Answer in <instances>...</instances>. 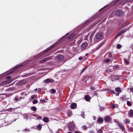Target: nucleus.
<instances>
[{
	"label": "nucleus",
	"mask_w": 133,
	"mask_h": 133,
	"mask_svg": "<svg viewBox=\"0 0 133 133\" xmlns=\"http://www.w3.org/2000/svg\"><path fill=\"white\" fill-rule=\"evenodd\" d=\"M5 80L2 83H10L13 81L12 79H11V77L10 76L7 77Z\"/></svg>",
	"instance_id": "nucleus-1"
},
{
	"label": "nucleus",
	"mask_w": 133,
	"mask_h": 133,
	"mask_svg": "<svg viewBox=\"0 0 133 133\" xmlns=\"http://www.w3.org/2000/svg\"><path fill=\"white\" fill-rule=\"evenodd\" d=\"M127 29H123L122 30L120 31L115 36L116 38H117L118 36H120L123 33L125 32Z\"/></svg>",
	"instance_id": "nucleus-2"
},
{
	"label": "nucleus",
	"mask_w": 133,
	"mask_h": 133,
	"mask_svg": "<svg viewBox=\"0 0 133 133\" xmlns=\"http://www.w3.org/2000/svg\"><path fill=\"white\" fill-rule=\"evenodd\" d=\"M127 29H123L122 30L120 31L115 36L116 38H117L118 36H120L123 33L125 32Z\"/></svg>",
	"instance_id": "nucleus-3"
},
{
	"label": "nucleus",
	"mask_w": 133,
	"mask_h": 133,
	"mask_svg": "<svg viewBox=\"0 0 133 133\" xmlns=\"http://www.w3.org/2000/svg\"><path fill=\"white\" fill-rule=\"evenodd\" d=\"M44 82L45 83L55 82L54 80L52 78H48L45 80Z\"/></svg>",
	"instance_id": "nucleus-4"
},
{
	"label": "nucleus",
	"mask_w": 133,
	"mask_h": 133,
	"mask_svg": "<svg viewBox=\"0 0 133 133\" xmlns=\"http://www.w3.org/2000/svg\"><path fill=\"white\" fill-rule=\"evenodd\" d=\"M103 36V34L102 32H99L97 34L96 36V38L97 39L101 38Z\"/></svg>",
	"instance_id": "nucleus-5"
},
{
	"label": "nucleus",
	"mask_w": 133,
	"mask_h": 133,
	"mask_svg": "<svg viewBox=\"0 0 133 133\" xmlns=\"http://www.w3.org/2000/svg\"><path fill=\"white\" fill-rule=\"evenodd\" d=\"M51 59V57H48L41 60L40 61V62L41 63H43L46 62L48 61Z\"/></svg>",
	"instance_id": "nucleus-6"
},
{
	"label": "nucleus",
	"mask_w": 133,
	"mask_h": 133,
	"mask_svg": "<svg viewBox=\"0 0 133 133\" xmlns=\"http://www.w3.org/2000/svg\"><path fill=\"white\" fill-rule=\"evenodd\" d=\"M57 59L60 61H62L64 58V57L63 55H59L56 57Z\"/></svg>",
	"instance_id": "nucleus-7"
},
{
	"label": "nucleus",
	"mask_w": 133,
	"mask_h": 133,
	"mask_svg": "<svg viewBox=\"0 0 133 133\" xmlns=\"http://www.w3.org/2000/svg\"><path fill=\"white\" fill-rule=\"evenodd\" d=\"M55 46V45H52L51 46L49 47V48L47 49L44 51L43 52V53L44 54L45 53H46V52H48L49 50L51 49L52 48H54Z\"/></svg>",
	"instance_id": "nucleus-8"
},
{
	"label": "nucleus",
	"mask_w": 133,
	"mask_h": 133,
	"mask_svg": "<svg viewBox=\"0 0 133 133\" xmlns=\"http://www.w3.org/2000/svg\"><path fill=\"white\" fill-rule=\"evenodd\" d=\"M115 14L117 16H121L122 14V11L120 10L116 11L115 12Z\"/></svg>",
	"instance_id": "nucleus-9"
},
{
	"label": "nucleus",
	"mask_w": 133,
	"mask_h": 133,
	"mask_svg": "<svg viewBox=\"0 0 133 133\" xmlns=\"http://www.w3.org/2000/svg\"><path fill=\"white\" fill-rule=\"evenodd\" d=\"M87 43L85 42L83 43L81 46V48L82 50H83L85 49L87 47Z\"/></svg>",
	"instance_id": "nucleus-10"
},
{
	"label": "nucleus",
	"mask_w": 133,
	"mask_h": 133,
	"mask_svg": "<svg viewBox=\"0 0 133 133\" xmlns=\"http://www.w3.org/2000/svg\"><path fill=\"white\" fill-rule=\"evenodd\" d=\"M70 108L72 109H75L77 108V104L75 103H73L71 104Z\"/></svg>",
	"instance_id": "nucleus-11"
},
{
	"label": "nucleus",
	"mask_w": 133,
	"mask_h": 133,
	"mask_svg": "<svg viewBox=\"0 0 133 133\" xmlns=\"http://www.w3.org/2000/svg\"><path fill=\"white\" fill-rule=\"evenodd\" d=\"M74 126L72 124H71L69 125L68 128L70 131H72L74 129Z\"/></svg>",
	"instance_id": "nucleus-12"
},
{
	"label": "nucleus",
	"mask_w": 133,
	"mask_h": 133,
	"mask_svg": "<svg viewBox=\"0 0 133 133\" xmlns=\"http://www.w3.org/2000/svg\"><path fill=\"white\" fill-rule=\"evenodd\" d=\"M85 99L87 101H89L91 99V97L89 95H87L84 97Z\"/></svg>",
	"instance_id": "nucleus-13"
},
{
	"label": "nucleus",
	"mask_w": 133,
	"mask_h": 133,
	"mask_svg": "<svg viewBox=\"0 0 133 133\" xmlns=\"http://www.w3.org/2000/svg\"><path fill=\"white\" fill-rule=\"evenodd\" d=\"M117 124L118 125L119 127L122 130H123L125 129L124 127L121 123H118Z\"/></svg>",
	"instance_id": "nucleus-14"
},
{
	"label": "nucleus",
	"mask_w": 133,
	"mask_h": 133,
	"mask_svg": "<svg viewBox=\"0 0 133 133\" xmlns=\"http://www.w3.org/2000/svg\"><path fill=\"white\" fill-rule=\"evenodd\" d=\"M43 121L47 123L49 121V119L47 117H44L43 118Z\"/></svg>",
	"instance_id": "nucleus-15"
},
{
	"label": "nucleus",
	"mask_w": 133,
	"mask_h": 133,
	"mask_svg": "<svg viewBox=\"0 0 133 133\" xmlns=\"http://www.w3.org/2000/svg\"><path fill=\"white\" fill-rule=\"evenodd\" d=\"M42 124H39L37 126V129L38 130H41L42 128Z\"/></svg>",
	"instance_id": "nucleus-16"
},
{
	"label": "nucleus",
	"mask_w": 133,
	"mask_h": 133,
	"mask_svg": "<svg viewBox=\"0 0 133 133\" xmlns=\"http://www.w3.org/2000/svg\"><path fill=\"white\" fill-rule=\"evenodd\" d=\"M110 118V117L109 116H107L105 117L104 120L106 122H108L109 121Z\"/></svg>",
	"instance_id": "nucleus-17"
},
{
	"label": "nucleus",
	"mask_w": 133,
	"mask_h": 133,
	"mask_svg": "<svg viewBox=\"0 0 133 133\" xmlns=\"http://www.w3.org/2000/svg\"><path fill=\"white\" fill-rule=\"evenodd\" d=\"M103 119L101 118H99L97 120V122H101V123L103 122Z\"/></svg>",
	"instance_id": "nucleus-18"
},
{
	"label": "nucleus",
	"mask_w": 133,
	"mask_h": 133,
	"mask_svg": "<svg viewBox=\"0 0 133 133\" xmlns=\"http://www.w3.org/2000/svg\"><path fill=\"white\" fill-rule=\"evenodd\" d=\"M75 36V35L74 34H72V35L68 37V38L69 39H71L73 38Z\"/></svg>",
	"instance_id": "nucleus-19"
},
{
	"label": "nucleus",
	"mask_w": 133,
	"mask_h": 133,
	"mask_svg": "<svg viewBox=\"0 0 133 133\" xmlns=\"http://www.w3.org/2000/svg\"><path fill=\"white\" fill-rule=\"evenodd\" d=\"M37 108L35 106H32L31 108V109L32 110L34 111H35L37 110Z\"/></svg>",
	"instance_id": "nucleus-20"
},
{
	"label": "nucleus",
	"mask_w": 133,
	"mask_h": 133,
	"mask_svg": "<svg viewBox=\"0 0 133 133\" xmlns=\"http://www.w3.org/2000/svg\"><path fill=\"white\" fill-rule=\"evenodd\" d=\"M15 109V108H10L9 109H7V111H14Z\"/></svg>",
	"instance_id": "nucleus-21"
},
{
	"label": "nucleus",
	"mask_w": 133,
	"mask_h": 133,
	"mask_svg": "<svg viewBox=\"0 0 133 133\" xmlns=\"http://www.w3.org/2000/svg\"><path fill=\"white\" fill-rule=\"evenodd\" d=\"M104 43L105 42H103L101 43L97 48V49H99L104 44Z\"/></svg>",
	"instance_id": "nucleus-22"
},
{
	"label": "nucleus",
	"mask_w": 133,
	"mask_h": 133,
	"mask_svg": "<svg viewBox=\"0 0 133 133\" xmlns=\"http://www.w3.org/2000/svg\"><path fill=\"white\" fill-rule=\"evenodd\" d=\"M115 91L118 92H121V90L119 88H116Z\"/></svg>",
	"instance_id": "nucleus-23"
},
{
	"label": "nucleus",
	"mask_w": 133,
	"mask_h": 133,
	"mask_svg": "<svg viewBox=\"0 0 133 133\" xmlns=\"http://www.w3.org/2000/svg\"><path fill=\"white\" fill-rule=\"evenodd\" d=\"M52 94H54L56 93V91L54 89H52L50 92Z\"/></svg>",
	"instance_id": "nucleus-24"
},
{
	"label": "nucleus",
	"mask_w": 133,
	"mask_h": 133,
	"mask_svg": "<svg viewBox=\"0 0 133 133\" xmlns=\"http://www.w3.org/2000/svg\"><path fill=\"white\" fill-rule=\"evenodd\" d=\"M89 77L87 76L83 79V80L85 82H86V81L89 79Z\"/></svg>",
	"instance_id": "nucleus-25"
},
{
	"label": "nucleus",
	"mask_w": 133,
	"mask_h": 133,
	"mask_svg": "<svg viewBox=\"0 0 133 133\" xmlns=\"http://www.w3.org/2000/svg\"><path fill=\"white\" fill-rule=\"evenodd\" d=\"M129 113L130 115L132 116H133V110H130L129 111Z\"/></svg>",
	"instance_id": "nucleus-26"
},
{
	"label": "nucleus",
	"mask_w": 133,
	"mask_h": 133,
	"mask_svg": "<svg viewBox=\"0 0 133 133\" xmlns=\"http://www.w3.org/2000/svg\"><path fill=\"white\" fill-rule=\"evenodd\" d=\"M111 107L112 108H116L118 107V106L116 104H113L111 105Z\"/></svg>",
	"instance_id": "nucleus-27"
},
{
	"label": "nucleus",
	"mask_w": 133,
	"mask_h": 133,
	"mask_svg": "<svg viewBox=\"0 0 133 133\" xmlns=\"http://www.w3.org/2000/svg\"><path fill=\"white\" fill-rule=\"evenodd\" d=\"M88 66H87L86 67H85L82 70L81 72V74H82L83 72H84V71H85V70H86V69L87 68Z\"/></svg>",
	"instance_id": "nucleus-28"
},
{
	"label": "nucleus",
	"mask_w": 133,
	"mask_h": 133,
	"mask_svg": "<svg viewBox=\"0 0 133 133\" xmlns=\"http://www.w3.org/2000/svg\"><path fill=\"white\" fill-rule=\"evenodd\" d=\"M127 105L129 106H130L131 105V102L130 101H128L127 102Z\"/></svg>",
	"instance_id": "nucleus-29"
},
{
	"label": "nucleus",
	"mask_w": 133,
	"mask_h": 133,
	"mask_svg": "<svg viewBox=\"0 0 133 133\" xmlns=\"http://www.w3.org/2000/svg\"><path fill=\"white\" fill-rule=\"evenodd\" d=\"M107 54H108V57H109V58H111V57L112 55V54L111 53H110V52L108 53Z\"/></svg>",
	"instance_id": "nucleus-30"
},
{
	"label": "nucleus",
	"mask_w": 133,
	"mask_h": 133,
	"mask_svg": "<svg viewBox=\"0 0 133 133\" xmlns=\"http://www.w3.org/2000/svg\"><path fill=\"white\" fill-rule=\"evenodd\" d=\"M38 102V101L37 100H34L32 101L33 104H35Z\"/></svg>",
	"instance_id": "nucleus-31"
},
{
	"label": "nucleus",
	"mask_w": 133,
	"mask_h": 133,
	"mask_svg": "<svg viewBox=\"0 0 133 133\" xmlns=\"http://www.w3.org/2000/svg\"><path fill=\"white\" fill-rule=\"evenodd\" d=\"M110 60V59H106L104 60V62L106 63H108L109 62Z\"/></svg>",
	"instance_id": "nucleus-32"
},
{
	"label": "nucleus",
	"mask_w": 133,
	"mask_h": 133,
	"mask_svg": "<svg viewBox=\"0 0 133 133\" xmlns=\"http://www.w3.org/2000/svg\"><path fill=\"white\" fill-rule=\"evenodd\" d=\"M121 45L119 44H118L117 45V49H119L121 48Z\"/></svg>",
	"instance_id": "nucleus-33"
},
{
	"label": "nucleus",
	"mask_w": 133,
	"mask_h": 133,
	"mask_svg": "<svg viewBox=\"0 0 133 133\" xmlns=\"http://www.w3.org/2000/svg\"><path fill=\"white\" fill-rule=\"evenodd\" d=\"M4 76V74H3L0 75V79L3 78Z\"/></svg>",
	"instance_id": "nucleus-34"
},
{
	"label": "nucleus",
	"mask_w": 133,
	"mask_h": 133,
	"mask_svg": "<svg viewBox=\"0 0 133 133\" xmlns=\"http://www.w3.org/2000/svg\"><path fill=\"white\" fill-rule=\"evenodd\" d=\"M24 130L25 131L29 132H30V129H24Z\"/></svg>",
	"instance_id": "nucleus-35"
},
{
	"label": "nucleus",
	"mask_w": 133,
	"mask_h": 133,
	"mask_svg": "<svg viewBox=\"0 0 133 133\" xmlns=\"http://www.w3.org/2000/svg\"><path fill=\"white\" fill-rule=\"evenodd\" d=\"M82 128H83V129L85 130H86L87 128L85 125L83 126Z\"/></svg>",
	"instance_id": "nucleus-36"
},
{
	"label": "nucleus",
	"mask_w": 133,
	"mask_h": 133,
	"mask_svg": "<svg viewBox=\"0 0 133 133\" xmlns=\"http://www.w3.org/2000/svg\"><path fill=\"white\" fill-rule=\"evenodd\" d=\"M72 114V113L71 112H69L68 113V115L69 117H70Z\"/></svg>",
	"instance_id": "nucleus-37"
},
{
	"label": "nucleus",
	"mask_w": 133,
	"mask_h": 133,
	"mask_svg": "<svg viewBox=\"0 0 133 133\" xmlns=\"http://www.w3.org/2000/svg\"><path fill=\"white\" fill-rule=\"evenodd\" d=\"M24 118L25 119H28L29 118V116L28 115H26L25 116Z\"/></svg>",
	"instance_id": "nucleus-38"
},
{
	"label": "nucleus",
	"mask_w": 133,
	"mask_h": 133,
	"mask_svg": "<svg viewBox=\"0 0 133 133\" xmlns=\"http://www.w3.org/2000/svg\"><path fill=\"white\" fill-rule=\"evenodd\" d=\"M35 97V96L34 95H32L31 97V99L32 100L34 99Z\"/></svg>",
	"instance_id": "nucleus-39"
},
{
	"label": "nucleus",
	"mask_w": 133,
	"mask_h": 133,
	"mask_svg": "<svg viewBox=\"0 0 133 133\" xmlns=\"http://www.w3.org/2000/svg\"><path fill=\"white\" fill-rule=\"evenodd\" d=\"M40 101L42 103H45V101L44 99H40Z\"/></svg>",
	"instance_id": "nucleus-40"
},
{
	"label": "nucleus",
	"mask_w": 133,
	"mask_h": 133,
	"mask_svg": "<svg viewBox=\"0 0 133 133\" xmlns=\"http://www.w3.org/2000/svg\"><path fill=\"white\" fill-rule=\"evenodd\" d=\"M130 121L128 119H127L126 120V123H128Z\"/></svg>",
	"instance_id": "nucleus-41"
},
{
	"label": "nucleus",
	"mask_w": 133,
	"mask_h": 133,
	"mask_svg": "<svg viewBox=\"0 0 133 133\" xmlns=\"http://www.w3.org/2000/svg\"><path fill=\"white\" fill-rule=\"evenodd\" d=\"M98 132H99V133H102V130L101 129H99V130H98Z\"/></svg>",
	"instance_id": "nucleus-42"
},
{
	"label": "nucleus",
	"mask_w": 133,
	"mask_h": 133,
	"mask_svg": "<svg viewBox=\"0 0 133 133\" xmlns=\"http://www.w3.org/2000/svg\"><path fill=\"white\" fill-rule=\"evenodd\" d=\"M37 118L38 119H42V117L41 116H38L37 117Z\"/></svg>",
	"instance_id": "nucleus-43"
},
{
	"label": "nucleus",
	"mask_w": 133,
	"mask_h": 133,
	"mask_svg": "<svg viewBox=\"0 0 133 133\" xmlns=\"http://www.w3.org/2000/svg\"><path fill=\"white\" fill-rule=\"evenodd\" d=\"M14 100L16 101H17L18 100V99L17 98H15L14 99Z\"/></svg>",
	"instance_id": "nucleus-44"
},
{
	"label": "nucleus",
	"mask_w": 133,
	"mask_h": 133,
	"mask_svg": "<svg viewBox=\"0 0 133 133\" xmlns=\"http://www.w3.org/2000/svg\"><path fill=\"white\" fill-rule=\"evenodd\" d=\"M12 72H10L9 73H6V74L7 75H8L10 74Z\"/></svg>",
	"instance_id": "nucleus-45"
},
{
	"label": "nucleus",
	"mask_w": 133,
	"mask_h": 133,
	"mask_svg": "<svg viewBox=\"0 0 133 133\" xmlns=\"http://www.w3.org/2000/svg\"><path fill=\"white\" fill-rule=\"evenodd\" d=\"M130 90L132 92H133V88H131L130 89Z\"/></svg>",
	"instance_id": "nucleus-46"
},
{
	"label": "nucleus",
	"mask_w": 133,
	"mask_h": 133,
	"mask_svg": "<svg viewBox=\"0 0 133 133\" xmlns=\"http://www.w3.org/2000/svg\"><path fill=\"white\" fill-rule=\"evenodd\" d=\"M114 76L115 77V78H116V79H118V76Z\"/></svg>",
	"instance_id": "nucleus-47"
},
{
	"label": "nucleus",
	"mask_w": 133,
	"mask_h": 133,
	"mask_svg": "<svg viewBox=\"0 0 133 133\" xmlns=\"http://www.w3.org/2000/svg\"><path fill=\"white\" fill-rule=\"evenodd\" d=\"M84 112H82L81 114V115L83 116H83H84Z\"/></svg>",
	"instance_id": "nucleus-48"
},
{
	"label": "nucleus",
	"mask_w": 133,
	"mask_h": 133,
	"mask_svg": "<svg viewBox=\"0 0 133 133\" xmlns=\"http://www.w3.org/2000/svg\"><path fill=\"white\" fill-rule=\"evenodd\" d=\"M21 66V65H19L17 66L16 67V68H19V67H20Z\"/></svg>",
	"instance_id": "nucleus-49"
},
{
	"label": "nucleus",
	"mask_w": 133,
	"mask_h": 133,
	"mask_svg": "<svg viewBox=\"0 0 133 133\" xmlns=\"http://www.w3.org/2000/svg\"><path fill=\"white\" fill-rule=\"evenodd\" d=\"M111 92L112 93H113L114 94H116V93L114 91H112Z\"/></svg>",
	"instance_id": "nucleus-50"
},
{
	"label": "nucleus",
	"mask_w": 133,
	"mask_h": 133,
	"mask_svg": "<svg viewBox=\"0 0 133 133\" xmlns=\"http://www.w3.org/2000/svg\"><path fill=\"white\" fill-rule=\"evenodd\" d=\"M75 133H79V132L78 131H75Z\"/></svg>",
	"instance_id": "nucleus-51"
},
{
	"label": "nucleus",
	"mask_w": 133,
	"mask_h": 133,
	"mask_svg": "<svg viewBox=\"0 0 133 133\" xmlns=\"http://www.w3.org/2000/svg\"><path fill=\"white\" fill-rule=\"evenodd\" d=\"M115 94H116L117 96H118L119 94V93H116Z\"/></svg>",
	"instance_id": "nucleus-52"
},
{
	"label": "nucleus",
	"mask_w": 133,
	"mask_h": 133,
	"mask_svg": "<svg viewBox=\"0 0 133 133\" xmlns=\"http://www.w3.org/2000/svg\"><path fill=\"white\" fill-rule=\"evenodd\" d=\"M82 57H80L79 58V60H82Z\"/></svg>",
	"instance_id": "nucleus-53"
},
{
	"label": "nucleus",
	"mask_w": 133,
	"mask_h": 133,
	"mask_svg": "<svg viewBox=\"0 0 133 133\" xmlns=\"http://www.w3.org/2000/svg\"><path fill=\"white\" fill-rule=\"evenodd\" d=\"M93 119L94 120L96 119V117L95 116H93Z\"/></svg>",
	"instance_id": "nucleus-54"
},
{
	"label": "nucleus",
	"mask_w": 133,
	"mask_h": 133,
	"mask_svg": "<svg viewBox=\"0 0 133 133\" xmlns=\"http://www.w3.org/2000/svg\"><path fill=\"white\" fill-rule=\"evenodd\" d=\"M115 67L116 68H118V65H116L115 66Z\"/></svg>",
	"instance_id": "nucleus-55"
},
{
	"label": "nucleus",
	"mask_w": 133,
	"mask_h": 133,
	"mask_svg": "<svg viewBox=\"0 0 133 133\" xmlns=\"http://www.w3.org/2000/svg\"><path fill=\"white\" fill-rule=\"evenodd\" d=\"M125 62L127 64H129V62L128 61H125Z\"/></svg>",
	"instance_id": "nucleus-56"
},
{
	"label": "nucleus",
	"mask_w": 133,
	"mask_h": 133,
	"mask_svg": "<svg viewBox=\"0 0 133 133\" xmlns=\"http://www.w3.org/2000/svg\"><path fill=\"white\" fill-rule=\"evenodd\" d=\"M24 93L23 92H22L21 93V95H23Z\"/></svg>",
	"instance_id": "nucleus-57"
},
{
	"label": "nucleus",
	"mask_w": 133,
	"mask_h": 133,
	"mask_svg": "<svg viewBox=\"0 0 133 133\" xmlns=\"http://www.w3.org/2000/svg\"><path fill=\"white\" fill-rule=\"evenodd\" d=\"M92 90H95V89L94 88H92Z\"/></svg>",
	"instance_id": "nucleus-58"
},
{
	"label": "nucleus",
	"mask_w": 133,
	"mask_h": 133,
	"mask_svg": "<svg viewBox=\"0 0 133 133\" xmlns=\"http://www.w3.org/2000/svg\"><path fill=\"white\" fill-rule=\"evenodd\" d=\"M38 89L39 91H40L41 90V89L40 88H39Z\"/></svg>",
	"instance_id": "nucleus-59"
},
{
	"label": "nucleus",
	"mask_w": 133,
	"mask_h": 133,
	"mask_svg": "<svg viewBox=\"0 0 133 133\" xmlns=\"http://www.w3.org/2000/svg\"><path fill=\"white\" fill-rule=\"evenodd\" d=\"M90 38L91 37V34L90 35Z\"/></svg>",
	"instance_id": "nucleus-60"
},
{
	"label": "nucleus",
	"mask_w": 133,
	"mask_h": 133,
	"mask_svg": "<svg viewBox=\"0 0 133 133\" xmlns=\"http://www.w3.org/2000/svg\"><path fill=\"white\" fill-rule=\"evenodd\" d=\"M68 133H72L71 132H68Z\"/></svg>",
	"instance_id": "nucleus-61"
},
{
	"label": "nucleus",
	"mask_w": 133,
	"mask_h": 133,
	"mask_svg": "<svg viewBox=\"0 0 133 133\" xmlns=\"http://www.w3.org/2000/svg\"><path fill=\"white\" fill-rule=\"evenodd\" d=\"M19 99H22V97H21L20 98H19Z\"/></svg>",
	"instance_id": "nucleus-62"
},
{
	"label": "nucleus",
	"mask_w": 133,
	"mask_h": 133,
	"mask_svg": "<svg viewBox=\"0 0 133 133\" xmlns=\"http://www.w3.org/2000/svg\"><path fill=\"white\" fill-rule=\"evenodd\" d=\"M94 17V16H93V17H92V19H94V18H93V17Z\"/></svg>",
	"instance_id": "nucleus-63"
},
{
	"label": "nucleus",
	"mask_w": 133,
	"mask_h": 133,
	"mask_svg": "<svg viewBox=\"0 0 133 133\" xmlns=\"http://www.w3.org/2000/svg\"><path fill=\"white\" fill-rule=\"evenodd\" d=\"M35 90L36 91L37 90V89H35Z\"/></svg>",
	"instance_id": "nucleus-64"
}]
</instances>
